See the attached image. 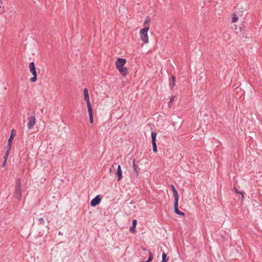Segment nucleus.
<instances>
[{"instance_id":"obj_9","label":"nucleus","mask_w":262,"mask_h":262,"mask_svg":"<svg viewBox=\"0 0 262 262\" xmlns=\"http://www.w3.org/2000/svg\"><path fill=\"white\" fill-rule=\"evenodd\" d=\"M178 201L179 200L174 201V212L180 215L184 216L185 213L178 209Z\"/></svg>"},{"instance_id":"obj_27","label":"nucleus","mask_w":262,"mask_h":262,"mask_svg":"<svg viewBox=\"0 0 262 262\" xmlns=\"http://www.w3.org/2000/svg\"><path fill=\"white\" fill-rule=\"evenodd\" d=\"M137 225V221L136 220H134L132 222V226L136 227Z\"/></svg>"},{"instance_id":"obj_22","label":"nucleus","mask_w":262,"mask_h":262,"mask_svg":"<svg viewBox=\"0 0 262 262\" xmlns=\"http://www.w3.org/2000/svg\"><path fill=\"white\" fill-rule=\"evenodd\" d=\"M11 144H12V143L8 142V144H7V151L10 152V150L11 148Z\"/></svg>"},{"instance_id":"obj_13","label":"nucleus","mask_w":262,"mask_h":262,"mask_svg":"<svg viewBox=\"0 0 262 262\" xmlns=\"http://www.w3.org/2000/svg\"><path fill=\"white\" fill-rule=\"evenodd\" d=\"M135 161H136V160L134 159L133 161V167L135 172L136 173V177H138V174H139V171L138 170V166L136 165V164L135 163Z\"/></svg>"},{"instance_id":"obj_14","label":"nucleus","mask_w":262,"mask_h":262,"mask_svg":"<svg viewBox=\"0 0 262 262\" xmlns=\"http://www.w3.org/2000/svg\"><path fill=\"white\" fill-rule=\"evenodd\" d=\"M235 192L237 194H239L242 195V199H243L244 197L245 192L244 191H239L237 188L235 187L233 188Z\"/></svg>"},{"instance_id":"obj_7","label":"nucleus","mask_w":262,"mask_h":262,"mask_svg":"<svg viewBox=\"0 0 262 262\" xmlns=\"http://www.w3.org/2000/svg\"><path fill=\"white\" fill-rule=\"evenodd\" d=\"M101 200V198L99 195H98L91 200L90 205L92 207H95L100 203Z\"/></svg>"},{"instance_id":"obj_20","label":"nucleus","mask_w":262,"mask_h":262,"mask_svg":"<svg viewBox=\"0 0 262 262\" xmlns=\"http://www.w3.org/2000/svg\"><path fill=\"white\" fill-rule=\"evenodd\" d=\"M38 221H39V225H44L45 224V221L44 220V219L42 217H40L38 219Z\"/></svg>"},{"instance_id":"obj_3","label":"nucleus","mask_w":262,"mask_h":262,"mask_svg":"<svg viewBox=\"0 0 262 262\" xmlns=\"http://www.w3.org/2000/svg\"><path fill=\"white\" fill-rule=\"evenodd\" d=\"M149 30V26H145L141 29L140 31V37L142 40L145 43L148 42V37L147 35V32Z\"/></svg>"},{"instance_id":"obj_21","label":"nucleus","mask_w":262,"mask_h":262,"mask_svg":"<svg viewBox=\"0 0 262 262\" xmlns=\"http://www.w3.org/2000/svg\"><path fill=\"white\" fill-rule=\"evenodd\" d=\"M149 22H150V19L148 17H147L146 18V19L144 21V25H148Z\"/></svg>"},{"instance_id":"obj_25","label":"nucleus","mask_w":262,"mask_h":262,"mask_svg":"<svg viewBox=\"0 0 262 262\" xmlns=\"http://www.w3.org/2000/svg\"><path fill=\"white\" fill-rule=\"evenodd\" d=\"M135 228L136 227L135 226H132L130 228V229H129V231L130 232H135Z\"/></svg>"},{"instance_id":"obj_16","label":"nucleus","mask_w":262,"mask_h":262,"mask_svg":"<svg viewBox=\"0 0 262 262\" xmlns=\"http://www.w3.org/2000/svg\"><path fill=\"white\" fill-rule=\"evenodd\" d=\"M15 131L14 129H12V132H11V134L9 138V139H8V143H12V141H13V139L14 138V135L13 134V133Z\"/></svg>"},{"instance_id":"obj_15","label":"nucleus","mask_w":262,"mask_h":262,"mask_svg":"<svg viewBox=\"0 0 262 262\" xmlns=\"http://www.w3.org/2000/svg\"><path fill=\"white\" fill-rule=\"evenodd\" d=\"M153 259V255L152 253L150 252V251H149V257L148 259L146 261H142L141 262H151V260Z\"/></svg>"},{"instance_id":"obj_5","label":"nucleus","mask_w":262,"mask_h":262,"mask_svg":"<svg viewBox=\"0 0 262 262\" xmlns=\"http://www.w3.org/2000/svg\"><path fill=\"white\" fill-rule=\"evenodd\" d=\"M157 134V133L154 131L152 132L151 133L152 150L154 152H157V147L156 142Z\"/></svg>"},{"instance_id":"obj_17","label":"nucleus","mask_w":262,"mask_h":262,"mask_svg":"<svg viewBox=\"0 0 262 262\" xmlns=\"http://www.w3.org/2000/svg\"><path fill=\"white\" fill-rule=\"evenodd\" d=\"M162 260L167 262L168 260V257H167V255L164 252L162 255Z\"/></svg>"},{"instance_id":"obj_1","label":"nucleus","mask_w":262,"mask_h":262,"mask_svg":"<svg viewBox=\"0 0 262 262\" xmlns=\"http://www.w3.org/2000/svg\"><path fill=\"white\" fill-rule=\"evenodd\" d=\"M126 63V60L121 58H118L115 62L116 69L123 77L126 76L128 74L127 69L124 67Z\"/></svg>"},{"instance_id":"obj_8","label":"nucleus","mask_w":262,"mask_h":262,"mask_svg":"<svg viewBox=\"0 0 262 262\" xmlns=\"http://www.w3.org/2000/svg\"><path fill=\"white\" fill-rule=\"evenodd\" d=\"M28 122L27 126L29 129H31L33 127L35 123V118L34 116H30L28 117Z\"/></svg>"},{"instance_id":"obj_4","label":"nucleus","mask_w":262,"mask_h":262,"mask_svg":"<svg viewBox=\"0 0 262 262\" xmlns=\"http://www.w3.org/2000/svg\"><path fill=\"white\" fill-rule=\"evenodd\" d=\"M29 69L31 73L32 74L33 77H31L30 79L32 82H35L37 80V73L36 71V67L34 62H31L29 63Z\"/></svg>"},{"instance_id":"obj_26","label":"nucleus","mask_w":262,"mask_h":262,"mask_svg":"<svg viewBox=\"0 0 262 262\" xmlns=\"http://www.w3.org/2000/svg\"><path fill=\"white\" fill-rule=\"evenodd\" d=\"M4 12V7L0 5V14H2Z\"/></svg>"},{"instance_id":"obj_10","label":"nucleus","mask_w":262,"mask_h":262,"mask_svg":"<svg viewBox=\"0 0 262 262\" xmlns=\"http://www.w3.org/2000/svg\"><path fill=\"white\" fill-rule=\"evenodd\" d=\"M116 174L117 176V181L119 182L122 178V171L120 165H118L117 167Z\"/></svg>"},{"instance_id":"obj_19","label":"nucleus","mask_w":262,"mask_h":262,"mask_svg":"<svg viewBox=\"0 0 262 262\" xmlns=\"http://www.w3.org/2000/svg\"><path fill=\"white\" fill-rule=\"evenodd\" d=\"M238 16L235 14H233L232 16V23L236 22L238 20Z\"/></svg>"},{"instance_id":"obj_23","label":"nucleus","mask_w":262,"mask_h":262,"mask_svg":"<svg viewBox=\"0 0 262 262\" xmlns=\"http://www.w3.org/2000/svg\"><path fill=\"white\" fill-rule=\"evenodd\" d=\"M9 155V152L8 151H6V153H5L4 156V159L5 160L7 161Z\"/></svg>"},{"instance_id":"obj_2","label":"nucleus","mask_w":262,"mask_h":262,"mask_svg":"<svg viewBox=\"0 0 262 262\" xmlns=\"http://www.w3.org/2000/svg\"><path fill=\"white\" fill-rule=\"evenodd\" d=\"M13 196L18 200H20L21 196V180L19 178L16 179L15 181V191L13 193Z\"/></svg>"},{"instance_id":"obj_6","label":"nucleus","mask_w":262,"mask_h":262,"mask_svg":"<svg viewBox=\"0 0 262 262\" xmlns=\"http://www.w3.org/2000/svg\"><path fill=\"white\" fill-rule=\"evenodd\" d=\"M83 94H84V99L86 101L87 107H90L91 106V104L90 101V97L89 94V91L88 89L85 88L83 90Z\"/></svg>"},{"instance_id":"obj_12","label":"nucleus","mask_w":262,"mask_h":262,"mask_svg":"<svg viewBox=\"0 0 262 262\" xmlns=\"http://www.w3.org/2000/svg\"><path fill=\"white\" fill-rule=\"evenodd\" d=\"M88 113L89 115V119L91 123H93V111L92 107H88Z\"/></svg>"},{"instance_id":"obj_18","label":"nucleus","mask_w":262,"mask_h":262,"mask_svg":"<svg viewBox=\"0 0 262 262\" xmlns=\"http://www.w3.org/2000/svg\"><path fill=\"white\" fill-rule=\"evenodd\" d=\"M176 79L174 76L171 77V83H170L169 85L171 88H173L175 85Z\"/></svg>"},{"instance_id":"obj_28","label":"nucleus","mask_w":262,"mask_h":262,"mask_svg":"<svg viewBox=\"0 0 262 262\" xmlns=\"http://www.w3.org/2000/svg\"><path fill=\"white\" fill-rule=\"evenodd\" d=\"M6 162H7V161L4 160V161L3 164V165H2V166H3V167H4V166H5V164H6Z\"/></svg>"},{"instance_id":"obj_11","label":"nucleus","mask_w":262,"mask_h":262,"mask_svg":"<svg viewBox=\"0 0 262 262\" xmlns=\"http://www.w3.org/2000/svg\"><path fill=\"white\" fill-rule=\"evenodd\" d=\"M170 187L171 188L172 191L173 193V197H174V201L179 200V197L178 192L177 191V190L176 189L174 186L173 185H171Z\"/></svg>"},{"instance_id":"obj_24","label":"nucleus","mask_w":262,"mask_h":262,"mask_svg":"<svg viewBox=\"0 0 262 262\" xmlns=\"http://www.w3.org/2000/svg\"><path fill=\"white\" fill-rule=\"evenodd\" d=\"M174 96H172L170 98L169 101L168 102V105L170 106L171 103L174 100Z\"/></svg>"}]
</instances>
